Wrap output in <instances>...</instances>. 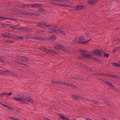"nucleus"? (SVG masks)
Returning a JSON list of instances; mask_svg holds the SVG:
<instances>
[{
	"instance_id": "1",
	"label": "nucleus",
	"mask_w": 120,
	"mask_h": 120,
	"mask_svg": "<svg viewBox=\"0 0 120 120\" xmlns=\"http://www.w3.org/2000/svg\"><path fill=\"white\" fill-rule=\"evenodd\" d=\"M3 36L7 38H14L17 39H23V37L20 36H18L16 35L12 34H4L3 35Z\"/></svg>"
},
{
	"instance_id": "2",
	"label": "nucleus",
	"mask_w": 120,
	"mask_h": 120,
	"mask_svg": "<svg viewBox=\"0 0 120 120\" xmlns=\"http://www.w3.org/2000/svg\"><path fill=\"white\" fill-rule=\"evenodd\" d=\"M51 29H52V31H51L52 33H60L64 36L66 35L65 32L62 30L60 29L57 26H55L54 27H52Z\"/></svg>"
},
{
	"instance_id": "3",
	"label": "nucleus",
	"mask_w": 120,
	"mask_h": 120,
	"mask_svg": "<svg viewBox=\"0 0 120 120\" xmlns=\"http://www.w3.org/2000/svg\"><path fill=\"white\" fill-rule=\"evenodd\" d=\"M80 51L81 52V55L79 56V58L81 59L82 57H84L87 59H89L92 57L90 55L87 54V51H83L82 50H80Z\"/></svg>"
},
{
	"instance_id": "4",
	"label": "nucleus",
	"mask_w": 120,
	"mask_h": 120,
	"mask_svg": "<svg viewBox=\"0 0 120 120\" xmlns=\"http://www.w3.org/2000/svg\"><path fill=\"white\" fill-rule=\"evenodd\" d=\"M15 11H19L20 13L24 15H27L30 16L32 15V14H33L32 13H28L22 10H15Z\"/></svg>"
},
{
	"instance_id": "5",
	"label": "nucleus",
	"mask_w": 120,
	"mask_h": 120,
	"mask_svg": "<svg viewBox=\"0 0 120 120\" xmlns=\"http://www.w3.org/2000/svg\"><path fill=\"white\" fill-rule=\"evenodd\" d=\"M64 47L60 45H55L54 46V49L58 51H62L64 49Z\"/></svg>"
},
{
	"instance_id": "6",
	"label": "nucleus",
	"mask_w": 120,
	"mask_h": 120,
	"mask_svg": "<svg viewBox=\"0 0 120 120\" xmlns=\"http://www.w3.org/2000/svg\"><path fill=\"white\" fill-rule=\"evenodd\" d=\"M43 25L45 26L48 28L49 30H51L52 31V27H54L55 26H52L49 25V24H48L46 22H43Z\"/></svg>"
},
{
	"instance_id": "7",
	"label": "nucleus",
	"mask_w": 120,
	"mask_h": 120,
	"mask_svg": "<svg viewBox=\"0 0 120 120\" xmlns=\"http://www.w3.org/2000/svg\"><path fill=\"white\" fill-rule=\"evenodd\" d=\"M103 51L102 50H100L98 49H96L93 52V53L94 54L96 53L97 54L100 56H102V55Z\"/></svg>"
},
{
	"instance_id": "8",
	"label": "nucleus",
	"mask_w": 120,
	"mask_h": 120,
	"mask_svg": "<svg viewBox=\"0 0 120 120\" xmlns=\"http://www.w3.org/2000/svg\"><path fill=\"white\" fill-rule=\"evenodd\" d=\"M20 98H19L20 102H22L24 104L26 103L25 101H25L27 97L25 96L22 95V94H21L20 95Z\"/></svg>"
},
{
	"instance_id": "9",
	"label": "nucleus",
	"mask_w": 120,
	"mask_h": 120,
	"mask_svg": "<svg viewBox=\"0 0 120 120\" xmlns=\"http://www.w3.org/2000/svg\"><path fill=\"white\" fill-rule=\"evenodd\" d=\"M1 73L4 74L5 75H11L12 73L9 71H2L0 70V74L1 75Z\"/></svg>"
},
{
	"instance_id": "10",
	"label": "nucleus",
	"mask_w": 120,
	"mask_h": 120,
	"mask_svg": "<svg viewBox=\"0 0 120 120\" xmlns=\"http://www.w3.org/2000/svg\"><path fill=\"white\" fill-rule=\"evenodd\" d=\"M84 7L83 5H79L75 7L74 8L76 10H82Z\"/></svg>"
},
{
	"instance_id": "11",
	"label": "nucleus",
	"mask_w": 120,
	"mask_h": 120,
	"mask_svg": "<svg viewBox=\"0 0 120 120\" xmlns=\"http://www.w3.org/2000/svg\"><path fill=\"white\" fill-rule=\"evenodd\" d=\"M19 59L21 61H27L28 60V58L25 56H20L19 57Z\"/></svg>"
},
{
	"instance_id": "12",
	"label": "nucleus",
	"mask_w": 120,
	"mask_h": 120,
	"mask_svg": "<svg viewBox=\"0 0 120 120\" xmlns=\"http://www.w3.org/2000/svg\"><path fill=\"white\" fill-rule=\"evenodd\" d=\"M97 0H89L88 1V3L91 5L95 4Z\"/></svg>"
},
{
	"instance_id": "13",
	"label": "nucleus",
	"mask_w": 120,
	"mask_h": 120,
	"mask_svg": "<svg viewBox=\"0 0 120 120\" xmlns=\"http://www.w3.org/2000/svg\"><path fill=\"white\" fill-rule=\"evenodd\" d=\"M41 4H34L31 5V6L32 8H36L41 6Z\"/></svg>"
},
{
	"instance_id": "14",
	"label": "nucleus",
	"mask_w": 120,
	"mask_h": 120,
	"mask_svg": "<svg viewBox=\"0 0 120 120\" xmlns=\"http://www.w3.org/2000/svg\"><path fill=\"white\" fill-rule=\"evenodd\" d=\"M26 100L29 103H33V100L30 97H27Z\"/></svg>"
},
{
	"instance_id": "15",
	"label": "nucleus",
	"mask_w": 120,
	"mask_h": 120,
	"mask_svg": "<svg viewBox=\"0 0 120 120\" xmlns=\"http://www.w3.org/2000/svg\"><path fill=\"white\" fill-rule=\"evenodd\" d=\"M56 52V51H54L53 49H47L46 53L52 54L53 53H55Z\"/></svg>"
},
{
	"instance_id": "16",
	"label": "nucleus",
	"mask_w": 120,
	"mask_h": 120,
	"mask_svg": "<svg viewBox=\"0 0 120 120\" xmlns=\"http://www.w3.org/2000/svg\"><path fill=\"white\" fill-rule=\"evenodd\" d=\"M59 117L62 119L64 120H69V119L68 118H65L61 114L59 115Z\"/></svg>"
},
{
	"instance_id": "17",
	"label": "nucleus",
	"mask_w": 120,
	"mask_h": 120,
	"mask_svg": "<svg viewBox=\"0 0 120 120\" xmlns=\"http://www.w3.org/2000/svg\"><path fill=\"white\" fill-rule=\"evenodd\" d=\"M52 3L53 4L57 6H61L62 7H65V5H64L62 4H57L56 3L54 2H51L50 3Z\"/></svg>"
},
{
	"instance_id": "18",
	"label": "nucleus",
	"mask_w": 120,
	"mask_h": 120,
	"mask_svg": "<svg viewBox=\"0 0 120 120\" xmlns=\"http://www.w3.org/2000/svg\"><path fill=\"white\" fill-rule=\"evenodd\" d=\"M54 84L55 85H58L61 84L62 85H65V83H64L63 82H61L60 81L58 82V81L54 82Z\"/></svg>"
},
{
	"instance_id": "19",
	"label": "nucleus",
	"mask_w": 120,
	"mask_h": 120,
	"mask_svg": "<svg viewBox=\"0 0 120 120\" xmlns=\"http://www.w3.org/2000/svg\"><path fill=\"white\" fill-rule=\"evenodd\" d=\"M105 83L107 84L108 85L111 86L112 88V87H114V86L112 84L108 81H105Z\"/></svg>"
},
{
	"instance_id": "20",
	"label": "nucleus",
	"mask_w": 120,
	"mask_h": 120,
	"mask_svg": "<svg viewBox=\"0 0 120 120\" xmlns=\"http://www.w3.org/2000/svg\"><path fill=\"white\" fill-rule=\"evenodd\" d=\"M52 0L53 1H59L63 2H66L69 1L68 0Z\"/></svg>"
},
{
	"instance_id": "21",
	"label": "nucleus",
	"mask_w": 120,
	"mask_h": 120,
	"mask_svg": "<svg viewBox=\"0 0 120 120\" xmlns=\"http://www.w3.org/2000/svg\"><path fill=\"white\" fill-rule=\"evenodd\" d=\"M90 40H88L87 41H85L84 42H81L80 41H77V43H81L82 44H86L88 43L90 41Z\"/></svg>"
},
{
	"instance_id": "22",
	"label": "nucleus",
	"mask_w": 120,
	"mask_h": 120,
	"mask_svg": "<svg viewBox=\"0 0 120 120\" xmlns=\"http://www.w3.org/2000/svg\"><path fill=\"white\" fill-rule=\"evenodd\" d=\"M40 49L42 51H43L45 52H46L47 50V49L45 47H40Z\"/></svg>"
},
{
	"instance_id": "23",
	"label": "nucleus",
	"mask_w": 120,
	"mask_h": 120,
	"mask_svg": "<svg viewBox=\"0 0 120 120\" xmlns=\"http://www.w3.org/2000/svg\"><path fill=\"white\" fill-rule=\"evenodd\" d=\"M71 97L72 98L76 100L78 99V96L76 95H72Z\"/></svg>"
},
{
	"instance_id": "24",
	"label": "nucleus",
	"mask_w": 120,
	"mask_h": 120,
	"mask_svg": "<svg viewBox=\"0 0 120 120\" xmlns=\"http://www.w3.org/2000/svg\"><path fill=\"white\" fill-rule=\"evenodd\" d=\"M13 100L15 101H20L19 98L15 97H13Z\"/></svg>"
},
{
	"instance_id": "25",
	"label": "nucleus",
	"mask_w": 120,
	"mask_h": 120,
	"mask_svg": "<svg viewBox=\"0 0 120 120\" xmlns=\"http://www.w3.org/2000/svg\"><path fill=\"white\" fill-rule=\"evenodd\" d=\"M37 25L38 26H39V27H40L41 28H43L44 27H43L42 26L43 25V22H42L39 23H37Z\"/></svg>"
},
{
	"instance_id": "26",
	"label": "nucleus",
	"mask_w": 120,
	"mask_h": 120,
	"mask_svg": "<svg viewBox=\"0 0 120 120\" xmlns=\"http://www.w3.org/2000/svg\"><path fill=\"white\" fill-rule=\"evenodd\" d=\"M112 65L113 66L118 67H120V64L113 63H112Z\"/></svg>"
},
{
	"instance_id": "27",
	"label": "nucleus",
	"mask_w": 120,
	"mask_h": 120,
	"mask_svg": "<svg viewBox=\"0 0 120 120\" xmlns=\"http://www.w3.org/2000/svg\"><path fill=\"white\" fill-rule=\"evenodd\" d=\"M112 89L116 92H119V90L116 88L114 86V87H112Z\"/></svg>"
},
{
	"instance_id": "28",
	"label": "nucleus",
	"mask_w": 120,
	"mask_h": 120,
	"mask_svg": "<svg viewBox=\"0 0 120 120\" xmlns=\"http://www.w3.org/2000/svg\"><path fill=\"white\" fill-rule=\"evenodd\" d=\"M71 79H74L75 80H81V79H80V78H79L78 77L75 78V77H71Z\"/></svg>"
},
{
	"instance_id": "29",
	"label": "nucleus",
	"mask_w": 120,
	"mask_h": 120,
	"mask_svg": "<svg viewBox=\"0 0 120 120\" xmlns=\"http://www.w3.org/2000/svg\"><path fill=\"white\" fill-rule=\"evenodd\" d=\"M109 54L104 52V56L106 57H108L109 56Z\"/></svg>"
},
{
	"instance_id": "30",
	"label": "nucleus",
	"mask_w": 120,
	"mask_h": 120,
	"mask_svg": "<svg viewBox=\"0 0 120 120\" xmlns=\"http://www.w3.org/2000/svg\"><path fill=\"white\" fill-rule=\"evenodd\" d=\"M34 39H41V38L40 37H34L33 38Z\"/></svg>"
},
{
	"instance_id": "31",
	"label": "nucleus",
	"mask_w": 120,
	"mask_h": 120,
	"mask_svg": "<svg viewBox=\"0 0 120 120\" xmlns=\"http://www.w3.org/2000/svg\"><path fill=\"white\" fill-rule=\"evenodd\" d=\"M51 39L53 41L56 40V38L55 36L53 35L52 36Z\"/></svg>"
},
{
	"instance_id": "32",
	"label": "nucleus",
	"mask_w": 120,
	"mask_h": 120,
	"mask_svg": "<svg viewBox=\"0 0 120 120\" xmlns=\"http://www.w3.org/2000/svg\"><path fill=\"white\" fill-rule=\"evenodd\" d=\"M112 77L114 78H120L118 76L116 75H113L112 74Z\"/></svg>"
},
{
	"instance_id": "33",
	"label": "nucleus",
	"mask_w": 120,
	"mask_h": 120,
	"mask_svg": "<svg viewBox=\"0 0 120 120\" xmlns=\"http://www.w3.org/2000/svg\"><path fill=\"white\" fill-rule=\"evenodd\" d=\"M78 40H80V41H82L85 40V39L83 37H81L78 38Z\"/></svg>"
},
{
	"instance_id": "34",
	"label": "nucleus",
	"mask_w": 120,
	"mask_h": 120,
	"mask_svg": "<svg viewBox=\"0 0 120 120\" xmlns=\"http://www.w3.org/2000/svg\"><path fill=\"white\" fill-rule=\"evenodd\" d=\"M16 62H17V64H21L24 66L25 65V64L23 63H21L20 62H19L18 61H17Z\"/></svg>"
},
{
	"instance_id": "35",
	"label": "nucleus",
	"mask_w": 120,
	"mask_h": 120,
	"mask_svg": "<svg viewBox=\"0 0 120 120\" xmlns=\"http://www.w3.org/2000/svg\"><path fill=\"white\" fill-rule=\"evenodd\" d=\"M9 118L13 119L14 120H17V118L14 117L13 116L10 117H9Z\"/></svg>"
},
{
	"instance_id": "36",
	"label": "nucleus",
	"mask_w": 120,
	"mask_h": 120,
	"mask_svg": "<svg viewBox=\"0 0 120 120\" xmlns=\"http://www.w3.org/2000/svg\"><path fill=\"white\" fill-rule=\"evenodd\" d=\"M105 104L106 105H107L108 106H109V107H110L111 106V104L109 103L108 102H106L105 103Z\"/></svg>"
},
{
	"instance_id": "37",
	"label": "nucleus",
	"mask_w": 120,
	"mask_h": 120,
	"mask_svg": "<svg viewBox=\"0 0 120 120\" xmlns=\"http://www.w3.org/2000/svg\"><path fill=\"white\" fill-rule=\"evenodd\" d=\"M71 87H72L73 89H76L77 88L76 86H75L74 85H71Z\"/></svg>"
},
{
	"instance_id": "38",
	"label": "nucleus",
	"mask_w": 120,
	"mask_h": 120,
	"mask_svg": "<svg viewBox=\"0 0 120 120\" xmlns=\"http://www.w3.org/2000/svg\"><path fill=\"white\" fill-rule=\"evenodd\" d=\"M39 12H44V10L43 8H40V9L39 10Z\"/></svg>"
},
{
	"instance_id": "39",
	"label": "nucleus",
	"mask_w": 120,
	"mask_h": 120,
	"mask_svg": "<svg viewBox=\"0 0 120 120\" xmlns=\"http://www.w3.org/2000/svg\"><path fill=\"white\" fill-rule=\"evenodd\" d=\"M32 13L33 14H32V15H31V16L36 15L38 16H39L40 15V14L38 13H36L35 14V13Z\"/></svg>"
},
{
	"instance_id": "40",
	"label": "nucleus",
	"mask_w": 120,
	"mask_h": 120,
	"mask_svg": "<svg viewBox=\"0 0 120 120\" xmlns=\"http://www.w3.org/2000/svg\"><path fill=\"white\" fill-rule=\"evenodd\" d=\"M1 105L3 107H5V108H7L8 107V106L7 105H6L5 104H3L2 103L1 104Z\"/></svg>"
},
{
	"instance_id": "41",
	"label": "nucleus",
	"mask_w": 120,
	"mask_h": 120,
	"mask_svg": "<svg viewBox=\"0 0 120 120\" xmlns=\"http://www.w3.org/2000/svg\"><path fill=\"white\" fill-rule=\"evenodd\" d=\"M5 26V27H11V26H10V25L8 24H5V25H4Z\"/></svg>"
},
{
	"instance_id": "42",
	"label": "nucleus",
	"mask_w": 120,
	"mask_h": 120,
	"mask_svg": "<svg viewBox=\"0 0 120 120\" xmlns=\"http://www.w3.org/2000/svg\"><path fill=\"white\" fill-rule=\"evenodd\" d=\"M19 30H26V29L24 28L21 27L20 28V29H19Z\"/></svg>"
},
{
	"instance_id": "43",
	"label": "nucleus",
	"mask_w": 120,
	"mask_h": 120,
	"mask_svg": "<svg viewBox=\"0 0 120 120\" xmlns=\"http://www.w3.org/2000/svg\"><path fill=\"white\" fill-rule=\"evenodd\" d=\"M3 93V95H8V93L7 92H5Z\"/></svg>"
},
{
	"instance_id": "44",
	"label": "nucleus",
	"mask_w": 120,
	"mask_h": 120,
	"mask_svg": "<svg viewBox=\"0 0 120 120\" xmlns=\"http://www.w3.org/2000/svg\"><path fill=\"white\" fill-rule=\"evenodd\" d=\"M112 74H107V77H112Z\"/></svg>"
},
{
	"instance_id": "45",
	"label": "nucleus",
	"mask_w": 120,
	"mask_h": 120,
	"mask_svg": "<svg viewBox=\"0 0 120 120\" xmlns=\"http://www.w3.org/2000/svg\"><path fill=\"white\" fill-rule=\"evenodd\" d=\"M4 60L2 59L1 58H0V62H4Z\"/></svg>"
},
{
	"instance_id": "46",
	"label": "nucleus",
	"mask_w": 120,
	"mask_h": 120,
	"mask_svg": "<svg viewBox=\"0 0 120 120\" xmlns=\"http://www.w3.org/2000/svg\"><path fill=\"white\" fill-rule=\"evenodd\" d=\"M65 85H67L68 86H70L71 87V85H72V84H67V83H65Z\"/></svg>"
},
{
	"instance_id": "47",
	"label": "nucleus",
	"mask_w": 120,
	"mask_h": 120,
	"mask_svg": "<svg viewBox=\"0 0 120 120\" xmlns=\"http://www.w3.org/2000/svg\"><path fill=\"white\" fill-rule=\"evenodd\" d=\"M12 94V92H10L8 94V95H11Z\"/></svg>"
},
{
	"instance_id": "48",
	"label": "nucleus",
	"mask_w": 120,
	"mask_h": 120,
	"mask_svg": "<svg viewBox=\"0 0 120 120\" xmlns=\"http://www.w3.org/2000/svg\"><path fill=\"white\" fill-rule=\"evenodd\" d=\"M12 28L13 29H17V28L15 26L12 27Z\"/></svg>"
},
{
	"instance_id": "49",
	"label": "nucleus",
	"mask_w": 120,
	"mask_h": 120,
	"mask_svg": "<svg viewBox=\"0 0 120 120\" xmlns=\"http://www.w3.org/2000/svg\"><path fill=\"white\" fill-rule=\"evenodd\" d=\"M82 98V97L80 96H78V99H81Z\"/></svg>"
},
{
	"instance_id": "50",
	"label": "nucleus",
	"mask_w": 120,
	"mask_h": 120,
	"mask_svg": "<svg viewBox=\"0 0 120 120\" xmlns=\"http://www.w3.org/2000/svg\"><path fill=\"white\" fill-rule=\"evenodd\" d=\"M117 50V49H115V48L113 50V51L115 52Z\"/></svg>"
},
{
	"instance_id": "51",
	"label": "nucleus",
	"mask_w": 120,
	"mask_h": 120,
	"mask_svg": "<svg viewBox=\"0 0 120 120\" xmlns=\"http://www.w3.org/2000/svg\"><path fill=\"white\" fill-rule=\"evenodd\" d=\"M86 120H92L88 118H87L85 119Z\"/></svg>"
},
{
	"instance_id": "52",
	"label": "nucleus",
	"mask_w": 120,
	"mask_h": 120,
	"mask_svg": "<svg viewBox=\"0 0 120 120\" xmlns=\"http://www.w3.org/2000/svg\"><path fill=\"white\" fill-rule=\"evenodd\" d=\"M107 74H103L102 75L104 76H107Z\"/></svg>"
},
{
	"instance_id": "53",
	"label": "nucleus",
	"mask_w": 120,
	"mask_h": 120,
	"mask_svg": "<svg viewBox=\"0 0 120 120\" xmlns=\"http://www.w3.org/2000/svg\"><path fill=\"white\" fill-rule=\"evenodd\" d=\"M3 95V93H1V94H0V97H1Z\"/></svg>"
},
{
	"instance_id": "54",
	"label": "nucleus",
	"mask_w": 120,
	"mask_h": 120,
	"mask_svg": "<svg viewBox=\"0 0 120 120\" xmlns=\"http://www.w3.org/2000/svg\"><path fill=\"white\" fill-rule=\"evenodd\" d=\"M85 68H88V65H85Z\"/></svg>"
},
{
	"instance_id": "55",
	"label": "nucleus",
	"mask_w": 120,
	"mask_h": 120,
	"mask_svg": "<svg viewBox=\"0 0 120 120\" xmlns=\"http://www.w3.org/2000/svg\"><path fill=\"white\" fill-rule=\"evenodd\" d=\"M65 7H69V5H65Z\"/></svg>"
},
{
	"instance_id": "56",
	"label": "nucleus",
	"mask_w": 120,
	"mask_h": 120,
	"mask_svg": "<svg viewBox=\"0 0 120 120\" xmlns=\"http://www.w3.org/2000/svg\"><path fill=\"white\" fill-rule=\"evenodd\" d=\"M11 107H8V109H11Z\"/></svg>"
},
{
	"instance_id": "57",
	"label": "nucleus",
	"mask_w": 120,
	"mask_h": 120,
	"mask_svg": "<svg viewBox=\"0 0 120 120\" xmlns=\"http://www.w3.org/2000/svg\"><path fill=\"white\" fill-rule=\"evenodd\" d=\"M10 109L11 110H14V109L13 108H12L11 107V109Z\"/></svg>"
},
{
	"instance_id": "58",
	"label": "nucleus",
	"mask_w": 120,
	"mask_h": 120,
	"mask_svg": "<svg viewBox=\"0 0 120 120\" xmlns=\"http://www.w3.org/2000/svg\"><path fill=\"white\" fill-rule=\"evenodd\" d=\"M54 82L55 81H51V82L52 83H54V82Z\"/></svg>"
},
{
	"instance_id": "59",
	"label": "nucleus",
	"mask_w": 120,
	"mask_h": 120,
	"mask_svg": "<svg viewBox=\"0 0 120 120\" xmlns=\"http://www.w3.org/2000/svg\"><path fill=\"white\" fill-rule=\"evenodd\" d=\"M119 47H117L115 49H117V50H118L119 49Z\"/></svg>"
},
{
	"instance_id": "60",
	"label": "nucleus",
	"mask_w": 120,
	"mask_h": 120,
	"mask_svg": "<svg viewBox=\"0 0 120 120\" xmlns=\"http://www.w3.org/2000/svg\"><path fill=\"white\" fill-rule=\"evenodd\" d=\"M2 104V103L1 102H0V104L1 105V104Z\"/></svg>"
},
{
	"instance_id": "61",
	"label": "nucleus",
	"mask_w": 120,
	"mask_h": 120,
	"mask_svg": "<svg viewBox=\"0 0 120 120\" xmlns=\"http://www.w3.org/2000/svg\"><path fill=\"white\" fill-rule=\"evenodd\" d=\"M46 120H50L48 119H47Z\"/></svg>"
},
{
	"instance_id": "62",
	"label": "nucleus",
	"mask_w": 120,
	"mask_h": 120,
	"mask_svg": "<svg viewBox=\"0 0 120 120\" xmlns=\"http://www.w3.org/2000/svg\"><path fill=\"white\" fill-rule=\"evenodd\" d=\"M19 29H20V28L18 29L19 30Z\"/></svg>"
},
{
	"instance_id": "63",
	"label": "nucleus",
	"mask_w": 120,
	"mask_h": 120,
	"mask_svg": "<svg viewBox=\"0 0 120 120\" xmlns=\"http://www.w3.org/2000/svg\"><path fill=\"white\" fill-rule=\"evenodd\" d=\"M76 38H75V39H76Z\"/></svg>"
},
{
	"instance_id": "64",
	"label": "nucleus",
	"mask_w": 120,
	"mask_h": 120,
	"mask_svg": "<svg viewBox=\"0 0 120 120\" xmlns=\"http://www.w3.org/2000/svg\"><path fill=\"white\" fill-rule=\"evenodd\" d=\"M41 32H42L41 31Z\"/></svg>"
}]
</instances>
